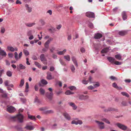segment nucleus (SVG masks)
<instances>
[{
	"label": "nucleus",
	"instance_id": "obj_26",
	"mask_svg": "<svg viewBox=\"0 0 131 131\" xmlns=\"http://www.w3.org/2000/svg\"><path fill=\"white\" fill-rule=\"evenodd\" d=\"M25 128H26L27 129L29 130H32L34 129V128L33 126L29 125H27L25 127Z\"/></svg>",
	"mask_w": 131,
	"mask_h": 131
},
{
	"label": "nucleus",
	"instance_id": "obj_54",
	"mask_svg": "<svg viewBox=\"0 0 131 131\" xmlns=\"http://www.w3.org/2000/svg\"><path fill=\"white\" fill-rule=\"evenodd\" d=\"M88 88L89 90H92L94 88V86L91 85L88 86Z\"/></svg>",
	"mask_w": 131,
	"mask_h": 131
},
{
	"label": "nucleus",
	"instance_id": "obj_16",
	"mask_svg": "<svg viewBox=\"0 0 131 131\" xmlns=\"http://www.w3.org/2000/svg\"><path fill=\"white\" fill-rule=\"evenodd\" d=\"M69 104L72 107L73 109L74 110H76L77 107V106L75 105L74 103L70 102L69 103Z\"/></svg>",
	"mask_w": 131,
	"mask_h": 131
},
{
	"label": "nucleus",
	"instance_id": "obj_15",
	"mask_svg": "<svg viewBox=\"0 0 131 131\" xmlns=\"http://www.w3.org/2000/svg\"><path fill=\"white\" fill-rule=\"evenodd\" d=\"M107 59L112 64H113L115 60V59L112 57H108L107 58Z\"/></svg>",
	"mask_w": 131,
	"mask_h": 131
},
{
	"label": "nucleus",
	"instance_id": "obj_25",
	"mask_svg": "<svg viewBox=\"0 0 131 131\" xmlns=\"http://www.w3.org/2000/svg\"><path fill=\"white\" fill-rule=\"evenodd\" d=\"M0 54L2 56H5L6 55V52L3 50H1L0 51Z\"/></svg>",
	"mask_w": 131,
	"mask_h": 131
},
{
	"label": "nucleus",
	"instance_id": "obj_56",
	"mask_svg": "<svg viewBox=\"0 0 131 131\" xmlns=\"http://www.w3.org/2000/svg\"><path fill=\"white\" fill-rule=\"evenodd\" d=\"M89 81L88 80L86 81L85 80H84L82 81V83L85 84H87L88 83Z\"/></svg>",
	"mask_w": 131,
	"mask_h": 131
},
{
	"label": "nucleus",
	"instance_id": "obj_50",
	"mask_svg": "<svg viewBox=\"0 0 131 131\" xmlns=\"http://www.w3.org/2000/svg\"><path fill=\"white\" fill-rule=\"evenodd\" d=\"M4 83L5 85L6 86H9L8 83H9V81L7 80H6L4 82Z\"/></svg>",
	"mask_w": 131,
	"mask_h": 131
},
{
	"label": "nucleus",
	"instance_id": "obj_6",
	"mask_svg": "<svg viewBox=\"0 0 131 131\" xmlns=\"http://www.w3.org/2000/svg\"><path fill=\"white\" fill-rule=\"evenodd\" d=\"M95 122L97 124L100 128L101 129L104 128V123H103L98 121H95Z\"/></svg>",
	"mask_w": 131,
	"mask_h": 131
},
{
	"label": "nucleus",
	"instance_id": "obj_35",
	"mask_svg": "<svg viewBox=\"0 0 131 131\" xmlns=\"http://www.w3.org/2000/svg\"><path fill=\"white\" fill-rule=\"evenodd\" d=\"M59 61L61 64L62 65L65 66L66 65L65 63L61 59H60Z\"/></svg>",
	"mask_w": 131,
	"mask_h": 131
},
{
	"label": "nucleus",
	"instance_id": "obj_12",
	"mask_svg": "<svg viewBox=\"0 0 131 131\" xmlns=\"http://www.w3.org/2000/svg\"><path fill=\"white\" fill-rule=\"evenodd\" d=\"M127 33V31H119L118 33V34L121 36H124L126 35Z\"/></svg>",
	"mask_w": 131,
	"mask_h": 131
},
{
	"label": "nucleus",
	"instance_id": "obj_64",
	"mask_svg": "<svg viewBox=\"0 0 131 131\" xmlns=\"http://www.w3.org/2000/svg\"><path fill=\"white\" fill-rule=\"evenodd\" d=\"M54 68L52 66L50 67V70L51 71H52L54 70Z\"/></svg>",
	"mask_w": 131,
	"mask_h": 131
},
{
	"label": "nucleus",
	"instance_id": "obj_3",
	"mask_svg": "<svg viewBox=\"0 0 131 131\" xmlns=\"http://www.w3.org/2000/svg\"><path fill=\"white\" fill-rule=\"evenodd\" d=\"M86 16L89 18L95 17V14L94 13L91 12H86L85 14Z\"/></svg>",
	"mask_w": 131,
	"mask_h": 131
},
{
	"label": "nucleus",
	"instance_id": "obj_36",
	"mask_svg": "<svg viewBox=\"0 0 131 131\" xmlns=\"http://www.w3.org/2000/svg\"><path fill=\"white\" fill-rule=\"evenodd\" d=\"M121 104L122 105V106H127L128 105L127 103L125 101H123L121 103Z\"/></svg>",
	"mask_w": 131,
	"mask_h": 131
},
{
	"label": "nucleus",
	"instance_id": "obj_13",
	"mask_svg": "<svg viewBox=\"0 0 131 131\" xmlns=\"http://www.w3.org/2000/svg\"><path fill=\"white\" fill-rule=\"evenodd\" d=\"M82 122L81 120H78L77 121H76L75 120H73L72 121L71 123L73 124H75L76 125H77L78 124H82Z\"/></svg>",
	"mask_w": 131,
	"mask_h": 131
},
{
	"label": "nucleus",
	"instance_id": "obj_8",
	"mask_svg": "<svg viewBox=\"0 0 131 131\" xmlns=\"http://www.w3.org/2000/svg\"><path fill=\"white\" fill-rule=\"evenodd\" d=\"M89 97V96L88 95H80L79 96V99L81 100L88 99Z\"/></svg>",
	"mask_w": 131,
	"mask_h": 131
},
{
	"label": "nucleus",
	"instance_id": "obj_47",
	"mask_svg": "<svg viewBox=\"0 0 131 131\" xmlns=\"http://www.w3.org/2000/svg\"><path fill=\"white\" fill-rule=\"evenodd\" d=\"M32 31L31 30H29L28 31L27 33V35L29 36L31 35H32Z\"/></svg>",
	"mask_w": 131,
	"mask_h": 131
},
{
	"label": "nucleus",
	"instance_id": "obj_58",
	"mask_svg": "<svg viewBox=\"0 0 131 131\" xmlns=\"http://www.w3.org/2000/svg\"><path fill=\"white\" fill-rule=\"evenodd\" d=\"M5 31V28L4 27H2L1 30V32L2 33H4Z\"/></svg>",
	"mask_w": 131,
	"mask_h": 131
},
{
	"label": "nucleus",
	"instance_id": "obj_48",
	"mask_svg": "<svg viewBox=\"0 0 131 131\" xmlns=\"http://www.w3.org/2000/svg\"><path fill=\"white\" fill-rule=\"evenodd\" d=\"M49 30L51 32H53L56 31V30L55 28H52L51 29H49Z\"/></svg>",
	"mask_w": 131,
	"mask_h": 131
},
{
	"label": "nucleus",
	"instance_id": "obj_21",
	"mask_svg": "<svg viewBox=\"0 0 131 131\" xmlns=\"http://www.w3.org/2000/svg\"><path fill=\"white\" fill-rule=\"evenodd\" d=\"M28 118L30 119L31 120H34L35 121L36 120V118L35 116H32L31 115H30L29 114V113L28 112L27 113Z\"/></svg>",
	"mask_w": 131,
	"mask_h": 131
},
{
	"label": "nucleus",
	"instance_id": "obj_44",
	"mask_svg": "<svg viewBox=\"0 0 131 131\" xmlns=\"http://www.w3.org/2000/svg\"><path fill=\"white\" fill-rule=\"evenodd\" d=\"M6 74L9 77H10L12 75V73L10 71H8L7 72Z\"/></svg>",
	"mask_w": 131,
	"mask_h": 131
},
{
	"label": "nucleus",
	"instance_id": "obj_39",
	"mask_svg": "<svg viewBox=\"0 0 131 131\" xmlns=\"http://www.w3.org/2000/svg\"><path fill=\"white\" fill-rule=\"evenodd\" d=\"M23 52L25 56H27L29 55V53L27 50H24Z\"/></svg>",
	"mask_w": 131,
	"mask_h": 131
},
{
	"label": "nucleus",
	"instance_id": "obj_32",
	"mask_svg": "<svg viewBox=\"0 0 131 131\" xmlns=\"http://www.w3.org/2000/svg\"><path fill=\"white\" fill-rule=\"evenodd\" d=\"M114 110V108H109L107 109H106L104 110V111L106 112L108 111H113Z\"/></svg>",
	"mask_w": 131,
	"mask_h": 131
},
{
	"label": "nucleus",
	"instance_id": "obj_37",
	"mask_svg": "<svg viewBox=\"0 0 131 131\" xmlns=\"http://www.w3.org/2000/svg\"><path fill=\"white\" fill-rule=\"evenodd\" d=\"M101 120L102 121H104L106 123L108 124H110V122L108 120V119H106V118H104L102 119H101Z\"/></svg>",
	"mask_w": 131,
	"mask_h": 131
},
{
	"label": "nucleus",
	"instance_id": "obj_59",
	"mask_svg": "<svg viewBox=\"0 0 131 131\" xmlns=\"http://www.w3.org/2000/svg\"><path fill=\"white\" fill-rule=\"evenodd\" d=\"M80 51L82 53L84 52L85 51V50L83 48H82L80 49Z\"/></svg>",
	"mask_w": 131,
	"mask_h": 131
},
{
	"label": "nucleus",
	"instance_id": "obj_41",
	"mask_svg": "<svg viewBox=\"0 0 131 131\" xmlns=\"http://www.w3.org/2000/svg\"><path fill=\"white\" fill-rule=\"evenodd\" d=\"M122 62L117 61H114L113 64L116 65H120L122 64Z\"/></svg>",
	"mask_w": 131,
	"mask_h": 131
},
{
	"label": "nucleus",
	"instance_id": "obj_5",
	"mask_svg": "<svg viewBox=\"0 0 131 131\" xmlns=\"http://www.w3.org/2000/svg\"><path fill=\"white\" fill-rule=\"evenodd\" d=\"M116 125L118 127L123 130H125L127 128V126L120 123H117Z\"/></svg>",
	"mask_w": 131,
	"mask_h": 131
},
{
	"label": "nucleus",
	"instance_id": "obj_57",
	"mask_svg": "<svg viewBox=\"0 0 131 131\" xmlns=\"http://www.w3.org/2000/svg\"><path fill=\"white\" fill-rule=\"evenodd\" d=\"M4 71V70L3 69H1V67L0 66V77L2 76V73Z\"/></svg>",
	"mask_w": 131,
	"mask_h": 131
},
{
	"label": "nucleus",
	"instance_id": "obj_1",
	"mask_svg": "<svg viewBox=\"0 0 131 131\" xmlns=\"http://www.w3.org/2000/svg\"><path fill=\"white\" fill-rule=\"evenodd\" d=\"M23 109H20L18 111V114L15 116H10V120L12 121H18L20 123L23 122L24 117L20 114V113L23 112Z\"/></svg>",
	"mask_w": 131,
	"mask_h": 131
},
{
	"label": "nucleus",
	"instance_id": "obj_63",
	"mask_svg": "<svg viewBox=\"0 0 131 131\" xmlns=\"http://www.w3.org/2000/svg\"><path fill=\"white\" fill-rule=\"evenodd\" d=\"M32 59L35 60H37V57L35 56H33L32 57Z\"/></svg>",
	"mask_w": 131,
	"mask_h": 131
},
{
	"label": "nucleus",
	"instance_id": "obj_43",
	"mask_svg": "<svg viewBox=\"0 0 131 131\" xmlns=\"http://www.w3.org/2000/svg\"><path fill=\"white\" fill-rule=\"evenodd\" d=\"M40 22L41 23V25L42 26L45 25V21L42 19H40L39 20Z\"/></svg>",
	"mask_w": 131,
	"mask_h": 131
},
{
	"label": "nucleus",
	"instance_id": "obj_28",
	"mask_svg": "<svg viewBox=\"0 0 131 131\" xmlns=\"http://www.w3.org/2000/svg\"><path fill=\"white\" fill-rule=\"evenodd\" d=\"M24 79L21 80L19 86L20 87H22L24 85Z\"/></svg>",
	"mask_w": 131,
	"mask_h": 131
},
{
	"label": "nucleus",
	"instance_id": "obj_49",
	"mask_svg": "<svg viewBox=\"0 0 131 131\" xmlns=\"http://www.w3.org/2000/svg\"><path fill=\"white\" fill-rule=\"evenodd\" d=\"M68 88L71 90H74L76 89V87L74 86H71L69 87Z\"/></svg>",
	"mask_w": 131,
	"mask_h": 131
},
{
	"label": "nucleus",
	"instance_id": "obj_11",
	"mask_svg": "<svg viewBox=\"0 0 131 131\" xmlns=\"http://www.w3.org/2000/svg\"><path fill=\"white\" fill-rule=\"evenodd\" d=\"M47 79L50 80L54 79V78L51 75V72H48L47 73Z\"/></svg>",
	"mask_w": 131,
	"mask_h": 131
},
{
	"label": "nucleus",
	"instance_id": "obj_7",
	"mask_svg": "<svg viewBox=\"0 0 131 131\" xmlns=\"http://www.w3.org/2000/svg\"><path fill=\"white\" fill-rule=\"evenodd\" d=\"M7 111L10 113H13L15 111V109L14 107L12 106L8 107L7 108Z\"/></svg>",
	"mask_w": 131,
	"mask_h": 131
},
{
	"label": "nucleus",
	"instance_id": "obj_22",
	"mask_svg": "<svg viewBox=\"0 0 131 131\" xmlns=\"http://www.w3.org/2000/svg\"><path fill=\"white\" fill-rule=\"evenodd\" d=\"M109 48H105L103 49L101 51V52L102 53H106L108 51Z\"/></svg>",
	"mask_w": 131,
	"mask_h": 131
},
{
	"label": "nucleus",
	"instance_id": "obj_51",
	"mask_svg": "<svg viewBox=\"0 0 131 131\" xmlns=\"http://www.w3.org/2000/svg\"><path fill=\"white\" fill-rule=\"evenodd\" d=\"M88 26L91 28H93V25L92 23H89L88 24Z\"/></svg>",
	"mask_w": 131,
	"mask_h": 131
},
{
	"label": "nucleus",
	"instance_id": "obj_40",
	"mask_svg": "<svg viewBox=\"0 0 131 131\" xmlns=\"http://www.w3.org/2000/svg\"><path fill=\"white\" fill-rule=\"evenodd\" d=\"M41 83L43 84L46 85L47 84V82L45 80L42 79L41 81Z\"/></svg>",
	"mask_w": 131,
	"mask_h": 131
},
{
	"label": "nucleus",
	"instance_id": "obj_10",
	"mask_svg": "<svg viewBox=\"0 0 131 131\" xmlns=\"http://www.w3.org/2000/svg\"><path fill=\"white\" fill-rule=\"evenodd\" d=\"M63 115L65 118L68 120L71 119V117L70 115L66 112H64L63 113Z\"/></svg>",
	"mask_w": 131,
	"mask_h": 131
},
{
	"label": "nucleus",
	"instance_id": "obj_34",
	"mask_svg": "<svg viewBox=\"0 0 131 131\" xmlns=\"http://www.w3.org/2000/svg\"><path fill=\"white\" fill-rule=\"evenodd\" d=\"M48 41H49L46 42L44 45L45 47L48 49L49 47V43Z\"/></svg>",
	"mask_w": 131,
	"mask_h": 131
},
{
	"label": "nucleus",
	"instance_id": "obj_18",
	"mask_svg": "<svg viewBox=\"0 0 131 131\" xmlns=\"http://www.w3.org/2000/svg\"><path fill=\"white\" fill-rule=\"evenodd\" d=\"M122 14L123 19L124 20H125L127 19V16L125 12H122Z\"/></svg>",
	"mask_w": 131,
	"mask_h": 131
},
{
	"label": "nucleus",
	"instance_id": "obj_29",
	"mask_svg": "<svg viewBox=\"0 0 131 131\" xmlns=\"http://www.w3.org/2000/svg\"><path fill=\"white\" fill-rule=\"evenodd\" d=\"M7 49L8 50L12 52H13L15 51V49L12 47L8 46L7 47Z\"/></svg>",
	"mask_w": 131,
	"mask_h": 131
},
{
	"label": "nucleus",
	"instance_id": "obj_60",
	"mask_svg": "<svg viewBox=\"0 0 131 131\" xmlns=\"http://www.w3.org/2000/svg\"><path fill=\"white\" fill-rule=\"evenodd\" d=\"M57 126V124H55L52 125V128H53V129L56 128Z\"/></svg>",
	"mask_w": 131,
	"mask_h": 131
},
{
	"label": "nucleus",
	"instance_id": "obj_14",
	"mask_svg": "<svg viewBox=\"0 0 131 131\" xmlns=\"http://www.w3.org/2000/svg\"><path fill=\"white\" fill-rule=\"evenodd\" d=\"M71 59L75 66L77 67L78 66V64L74 56H72Z\"/></svg>",
	"mask_w": 131,
	"mask_h": 131
},
{
	"label": "nucleus",
	"instance_id": "obj_19",
	"mask_svg": "<svg viewBox=\"0 0 131 131\" xmlns=\"http://www.w3.org/2000/svg\"><path fill=\"white\" fill-rule=\"evenodd\" d=\"M35 23H26L25 24V25L29 27H31L35 25Z\"/></svg>",
	"mask_w": 131,
	"mask_h": 131
},
{
	"label": "nucleus",
	"instance_id": "obj_46",
	"mask_svg": "<svg viewBox=\"0 0 131 131\" xmlns=\"http://www.w3.org/2000/svg\"><path fill=\"white\" fill-rule=\"evenodd\" d=\"M15 55V58L16 60H17L18 59V54L16 52H15L14 53Z\"/></svg>",
	"mask_w": 131,
	"mask_h": 131
},
{
	"label": "nucleus",
	"instance_id": "obj_45",
	"mask_svg": "<svg viewBox=\"0 0 131 131\" xmlns=\"http://www.w3.org/2000/svg\"><path fill=\"white\" fill-rule=\"evenodd\" d=\"M35 64L39 68H40L41 67V65L37 62H35Z\"/></svg>",
	"mask_w": 131,
	"mask_h": 131
},
{
	"label": "nucleus",
	"instance_id": "obj_20",
	"mask_svg": "<svg viewBox=\"0 0 131 131\" xmlns=\"http://www.w3.org/2000/svg\"><path fill=\"white\" fill-rule=\"evenodd\" d=\"M112 86L114 88L118 90H120L122 89L121 87H118L117 84L115 83H114L113 84Z\"/></svg>",
	"mask_w": 131,
	"mask_h": 131
},
{
	"label": "nucleus",
	"instance_id": "obj_61",
	"mask_svg": "<svg viewBox=\"0 0 131 131\" xmlns=\"http://www.w3.org/2000/svg\"><path fill=\"white\" fill-rule=\"evenodd\" d=\"M52 57L54 59H57V56L56 55L53 54L52 55Z\"/></svg>",
	"mask_w": 131,
	"mask_h": 131
},
{
	"label": "nucleus",
	"instance_id": "obj_55",
	"mask_svg": "<svg viewBox=\"0 0 131 131\" xmlns=\"http://www.w3.org/2000/svg\"><path fill=\"white\" fill-rule=\"evenodd\" d=\"M93 85L94 88L99 86L100 85V84L98 82H97L96 84H94Z\"/></svg>",
	"mask_w": 131,
	"mask_h": 131
},
{
	"label": "nucleus",
	"instance_id": "obj_27",
	"mask_svg": "<svg viewBox=\"0 0 131 131\" xmlns=\"http://www.w3.org/2000/svg\"><path fill=\"white\" fill-rule=\"evenodd\" d=\"M64 58L68 61H69L70 60V56L69 55H67L64 56Z\"/></svg>",
	"mask_w": 131,
	"mask_h": 131
},
{
	"label": "nucleus",
	"instance_id": "obj_23",
	"mask_svg": "<svg viewBox=\"0 0 131 131\" xmlns=\"http://www.w3.org/2000/svg\"><path fill=\"white\" fill-rule=\"evenodd\" d=\"M115 58L118 60H121L122 57L120 54H117L115 56Z\"/></svg>",
	"mask_w": 131,
	"mask_h": 131
},
{
	"label": "nucleus",
	"instance_id": "obj_9",
	"mask_svg": "<svg viewBox=\"0 0 131 131\" xmlns=\"http://www.w3.org/2000/svg\"><path fill=\"white\" fill-rule=\"evenodd\" d=\"M102 35L101 34L99 33H97L95 34L94 38L95 39H98L102 38Z\"/></svg>",
	"mask_w": 131,
	"mask_h": 131
},
{
	"label": "nucleus",
	"instance_id": "obj_4",
	"mask_svg": "<svg viewBox=\"0 0 131 131\" xmlns=\"http://www.w3.org/2000/svg\"><path fill=\"white\" fill-rule=\"evenodd\" d=\"M53 95V94L52 92H50L49 93L47 92L46 94V97L50 101H51L52 100Z\"/></svg>",
	"mask_w": 131,
	"mask_h": 131
},
{
	"label": "nucleus",
	"instance_id": "obj_62",
	"mask_svg": "<svg viewBox=\"0 0 131 131\" xmlns=\"http://www.w3.org/2000/svg\"><path fill=\"white\" fill-rule=\"evenodd\" d=\"M48 49L46 48H44L42 49V51L43 52H46L48 50Z\"/></svg>",
	"mask_w": 131,
	"mask_h": 131
},
{
	"label": "nucleus",
	"instance_id": "obj_38",
	"mask_svg": "<svg viewBox=\"0 0 131 131\" xmlns=\"http://www.w3.org/2000/svg\"><path fill=\"white\" fill-rule=\"evenodd\" d=\"M19 67L21 69H25L26 68V67L21 64H19Z\"/></svg>",
	"mask_w": 131,
	"mask_h": 131
},
{
	"label": "nucleus",
	"instance_id": "obj_33",
	"mask_svg": "<svg viewBox=\"0 0 131 131\" xmlns=\"http://www.w3.org/2000/svg\"><path fill=\"white\" fill-rule=\"evenodd\" d=\"M73 93L71 92L70 90H67L65 92V94L67 95H69L73 94Z\"/></svg>",
	"mask_w": 131,
	"mask_h": 131
},
{
	"label": "nucleus",
	"instance_id": "obj_24",
	"mask_svg": "<svg viewBox=\"0 0 131 131\" xmlns=\"http://www.w3.org/2000/svg\"><path fill=\"white\" fill-rule=\"evenodd\" d=\"M25 6L26 7V9L28 11V12L29 13L31 11L32 8L31 7H29L28 5L26 4Z\"/></svg>",
	"mask_w": 131,
	"mask_h": 131
},
{
	"label": "nucleus",
	"instance_id": "obj_31",
	"mask_svg": "<svg viewBox=\"0 0 131 131\" xmlns=\"http://www.w3.org/2000/svg\"><path fill=\"white\" fill-rule=\"evenodd\" d=\"M121 94L122 95L125 96L127 97H129V95L127 93L125 92H122Z\"/></svg>",
	"mask_w": 131,
	"mask_h": 131
},
{
	"label": "nucleus",
	"instance_id": "obj_42",
	"mask_svg": "<svg viewBox=\"0 0 131 131\" xmlns=\"http://www.w3.org/2000/svg\"><path fill=\"white\" fill-rule=\"evenodd\" d=\"M54 112V111L52 110H48L46 111V113L47 114L53 113Z\"/></svg>",
	"mask_w": 131,
	"mask_h": 131
},
{
	"label": "nucleus",
	"instance_id": "obj_30",
	"mask_svg": "<svg viewBox=\"0 0 131 131\" xmlns=\"http://www.w3.org/2000/svg\"><path fill=\"white\" fill-rule=\"evenodd\" d=\"M39 91L41 95H43L45 93V91L42 88H41L39 89Z\"/></svg>",
	"mask_w": 131,
	"mask_h": 131
},
{
	"label": "nucleus",
	"instance_id": "obj_17",
	"mask_svg": "<svg viewBox=\"0 0 131 131\" xmlns=\"http://www.w3.org/2000/svg\"><path fill=\"white\" fill-rule=\"evenodd\" d=\"M66 49H64L62 51H58L57 52V53L59 55H63L64 53L66 52Z\"/></svg>",
	"mask_w": 131,
	"mask_h": 131
},
{
	"label": "nucleus",
	"instance_id": "obj_52",
	"mask_svg": "<svg viewBox=\"0 0 131 131\" xmlns=\"http://www.w3.org/2000/svg\"><path fill=\"white\" fill-rule=\"evenodd\" d=\"M71 71L72 72H74V70H75V68L74 66L73 65H72L71 66Z\"/></svg>",
	"mask_w": 131,
	"mask_h": 131
},
{
	"label": "nucleus",
	"instance_id": "obj_53",
	"mask_svg": "<svg viewBox=\"0 0 131 131\" xmlns=\"http://www.w3.org/2000/svg\"><path fill=\"white\" fill-rule=\"evenodd\" d=\"M110 78L111 80H117V78L113 76H111L110 77Z\"/></svg>",
	"mask_w": 131,
	"mask_h": 131
},
{
	"label": "nucleus",
	"instance_id": "obj_2",
	"mask_svg": "<svg viewBox=\"0 0 131 131\" xmlns=\"http://www.w3.org/2000/svg\"><path fill=\"white\" fill-rule=\"evenodd\" d=\"M40 60L43 62L44 64H47V59L45 57V55L43 54H41L40 56Z\"/></svg>",
	"mask_w": 131,
	"mask_h": 131
}]
</instances>
